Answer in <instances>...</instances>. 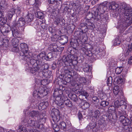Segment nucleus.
<instances>
[{
    "mask_svg": "<svg viewBox=\"0 0 132 132\" xmlns=\"http://www.w3.org/2000/svg\"><path fill=\"white\" fill-rule=\"evenodd\" d=\"M120 106L121 107L122 109H125L127 107L125 102L122 100H120Z\"/></svg>",
    "mask_w": 132,
    "mask_h": 132,
    "instance_id": "473e14b6",
    "label": "nucleus"
},
{
    "mask_svg": "<svg viewBox=\"0 0 132 132\" xmlns=\"http://www.w3.org/2000/svg\"><path fill=\"white\" fill-rule=\"evenodd\" d=\"M118 5L114 3H112L109 6V9L113 10H116L118 7Z\"/></svg>",
    "mask_w": 132,
    "mask_h": 132,
    "instance_id": "cd10ccee",
    "label": "nucleus"
},
{
    "mask_svg": "<svg viewBox=\"0 0 132 132\" xmlns=\"http://www.w3.org/2000/svg\"><path fill=\"white\" fill-rule=\"evenodd\" d=\"M70 86H73L77 88H76V89H74L73 90V91L75 92L76 91H77V90H78V87H77V86L78 87V84L76 83V81L73 80H72L70 82Z\"/></svg>",
    "mask_w": 132,
    "mask_h": 132,
    "instance_id": "aec40b11",
    "label": "nucleus"
},
{
    "mask_svg": "<svg viewBox=\"0 0 132 132\" xmlns=\"http://www.w3.org/2000/svg\"><path fill=\"white\" fill-rule=\"evenodd\" d=\"M19 41L16 38H14L12 41V43L13 46H18Z\"/></svg>",
    "mask_w": 132,
    "mask_h": 132,
    "instance_id": "f704fd0d",
    "label": "nucleus"
},
{
    "mask_svg": "<svg viewBox=\"0 0 132 132\" xmlns=\"http://www.w3.org/2000/svg\"><path fill=\"white\" fill-rule=\"evenodd\" d=\"M33 15L31 14H28L26 17V20L27 23L31 22L33 20Z\"/></svg>",
    "mask_w": 132,
    "mask_h": 132,
    "instance_id": "393cba45",
    "label": "nucleus"
},
{
    "mask_svg": "<svg viewBox=\"0 0 132 132\" xmlns=\"http://www.w3.org/2000/svg\"><path fill=\"white\" fill-rule=\"evenodd\" d=\"M40 71L42 72V73L44 76L47 78H52V74L51 72H50L49 73H48L47 71L45 72L46 70H47L49 68V66L48 64H42L41 65Z\"/></svg>",
    "mask_w": 132,
    "mask_h": 132,
    "instance_id": "423d86ee",
    "label": "nucleus"
},
{
    "mask_svg": "<svg viewBox=\"0 0 132 132\" xmlns=\"http://www.w3.org/2000/svg\"><path fill=\"white\" fill-rule=\"evenodd\" d=\"M90 106V104L89 103L87 102H86L84 103L82 105L81 107L82 108L85 110L86 109L88 108Z\"/></svg>",
    "mask_w": 132,
    "mask_h": 132,
    "instance_id": "37998d69",
    "label": "nucleus"
},
{
    "mask_svg": "<svg viewBox=\"0 0 132 132\" xmlns=\"http://www.w3.org/2000/svg\"><path fill=\"white\" fill-rule=\"evenodd\" d=\"M112 82V78L111 77H109L108 78L107 82L108 85L110 86L111 85V84Z\"/></svg>",
    "mask_w": 132,
    "mask_h": 132,
    "instance_id": "de8ad7c7",
    "label": "nucleus"
},
{
    "mask_svg": "<svg viewBox=\"0 0 132 132\" xmlns=\"http://www.w3.org/2000/svg\"><path fill=\"white\" fill-rule=\"evenodd\" d=\"M42 125L40 124L39 121H35V123L34 125V126L35 127L38 128H40V126Z\"/></svg>",
    "mask_w": 132,
    "mask_h": 132,
    "instance_id": "5fc2aeb1",
    "label": "nucleus"
},
{
    "mask_svg": "<svg viewBox=\"0 0 132 132\" xmlns=\"http://www.w3.org/2000/svg\"><path fill=\"white\" fill-rule=\"evenodd\" d=\"M13 8L15 13L19 14L21 12V9L19 7H17L15 9Z\"/></svg>",
    "mask_w": 132,
    "mask_h": 132,
    "instance_id": "864d4df0",
    "label": "nucleus"
},
{
    "mask_svg": "<svg viewBox=\"0 0 132 132\" xmlns=\"http://www.w3.org/2000/svg\"><path fill=\"white\" fill-rule=\"evenodd\" d=\"M79 27L80 29L81 30V31L76 32L75 34V35H77V37L78 38L82 39H83L85 41L86 39H84L85 38L84 36L86 32L87 31L86 23H81L79 25Z\"/></svg>",
    "mask_w": 132,
    "mask_h": 132,
    "instance_id": "f03ea898",
    "label": "nucleus"
},
{
    "mask_svg": "<svg viewBox=\"0 0 132 132\" xmlns=\"http://www.w3.org/2000/svg\"><path fill=\"white\" fill-rule=\"evenodd\" d=\"M123 113V114L125 115L121 116L119 118V120H120L123 125V127L125 130L128 129L129 127L131 126V122L130 120L126 118V112L125 111H122Z\"/></svg>",
    "mask_w": 132,
    "mask_h": 132,
    "instance_id": "7ed1b4c3",
    "label": "nucleus"
},
{
    "mask_svg": "<svg viewBox=\"0 0 132 132\" xmlns=\"http://www.w3.org/2000/svg\"><path fill=\"white\" fill-rule=\"evenodd\" d=\"M124 9L125 18L122 19V21L119 27L123 29H125L132 23V9L130 7L127 6L124 7Z\"/></svg>",
    "mask_w": 132,
    "mask_h": 132,
    "instance_id": "f257e3e1",
    "label": "nucleus"
},
{
    "mask_svg": "<svg viewBox=\"0 0 132 132\" xmlns=\"http://www.w3.org/2000/svg\"><path fill=\"white\" fill-rule=\"evenodd\" d=\"M64 20L61 17H57L55 21V23L57 25H62L64 23Z\"/></svg>",
    "mask_w": 132,
    "mask_h": 132,
    "instance_id": "4468645a",
    "label": "nucleus"
},
{
    "mask_svg": "<svg viewBox=\"0 0 132 132\" xmlns=\"http://www.w3.org/2000/svg\"><path fill=\"white\" fill-rule=\"evenodd\" d=\"M45 115V114L43 113H41L40 114H39V116H38V117H37L38 118V120H39L42 119L44 118V116Z\"/></svg>",
    "mask_w": 132,
    "mask_h": 132,
    "instance_id": "0e129e2a",
    "label": "nucleus"
},
{
    "mask_svg": "<svg viewBox=\"0 0 132 132\" xmlns=\"http://www.w3.org/2000/svg\"><path fill=\"white\" fill-rule=\"evenodd\" d=\"M96 125V123L95 121H93L90 122V123L87 126L86 129L88 130L89 132L91 131H92L94 129Z\"/></svg>",
    "mask_w": 132,
    "mask_h": 132,
    "instance_id": "dca6fc26",
    "label": "nucleus"
},
{
    "mask_svg": "<svg viewBox=\"0 0 132 132\" xmlns=\"http://www.w3.org/2000/svg\"><path fill=\"white\" fill-rule=\"evenodd\" d=\"M53 58L52 53L51 52L49 53L47 55H45V60H52Z\"/></svg>",
    "mask_w": 132,
    "mask_h": 132,
    "instance_id": "58836bf2",
    "label": "nucleus"
},
{
    "mask_svg": "<svg viewBox=\"0 0 132 132\" xmlns=\"http://www.w3.org/2000/svg\"><path fill=\"white\" fill-rule=\"evenodd\" d=\"M26 21L24 18H19L18 20L16 21L13 22L15 26H16L18 27H22L25 25L26 23Z\"/></svg>",
    "mask_w": 132,
    "mask_h": 132,
    "instance_id": "9d476101",
    "label": "nucleus"
},
{
    "mask_svg": "<svg viewBox=\"0 0 132 132\" xmlns=\"http://www.w3.org/2000/svg\"><path fill=\"white\" fill-rule=\"evenodd\" d=\"M65 82H64V84L66 85L67 83H70V82L71 81V78L69 77H66L65 79Z\"/></svg>",
    "mask_w": 132,
    "mask_h": 132,
    "instance_id": "bf43d9fd",
    "label": "nucleus"
},
{
    "mask_svg": "<svg viewBox=\"0 0 132 132\" xmlns=\"http://www.w3.org/2000/svg\"><path fill=\"white\" fill-rule=\"evenodd\" d=\"M41 0H35V2L34 4V7L37 9L41 4Z\"/></svg>",
    "mask_w": 132,
    "mask_h": 132,
    "instance_id": "2f4dec72",
    "label": "nucleus"
},
{
    "mask_svg": "<svg viewBox=\"0 0 132 132\" xmlns=\"http://www.w3.org/2000/svg\"><path fill=\"white\" fill-rule=\"evenodd\" d=\"M81 94L85 96H88V95L87 92L86 91H80Z\"/></svg>",
    "mask_w": 132,
    "mask_h": 132,
    "instance_id": "338daca9",
    "label": "nucleus"
},
{
    "mask_svg": "<svg viewBox=\"0 0 132 132\" xmlns=\"http://www.w3.org/2000/svg\"><path fill=\"white\" fill-rule=\"evenodd\" d=\"M45 52H43L40 53L38 55H37V57L38 59L43 60L45 59Z\"/></svg>",
    "mask_w": 132,
    "mask_h": 132,
    "instance_id": "c756f323",
    "label": "nucleus"
},
{
    "mask_svg": "<svg viewBox=\"0 0 132 132\" xmlns=\"http://www.w3.org/2000/svg\"><path fill=\"white\" fill-rule=\"evenodd\" d=\"M64 98V97H61L59 96L56 97L54 102L57 105L58 108H59L62 109L63 108Z\"/></svg>",
    "mask_w": 132,
    "mask_h": 132,
    "instance_id": "0eeeda50",
    "label": "nucleus"
},
{
    "mask_svg": "<svg viewBox=\"0 0 132 132\" xmlns=\"http://www.w3.org/2000/svg\"><path fill=\"white\" fill-rule=\"evenodd\" d=\"M31 59H30V60L29 62L31 65L34 66V64H36V60L34 59L33 57H31Z\"/></svg>",
    "mask_w": 132,
    "mask_h": 132,
    "instance_id": "3c124183",
    "label": "nucleus"
},
{
    "mask_svg": "<svg viewBox=\"0 0 132 132\" xmlns=\"http://www.w3.org/2000/svg\"><path fill=\"white\" fill-rule=\"evenodd\" d=\"M114 43L115 45H118L120 44L121 41L118 38H116L115 39Z\"/></svg>",
    "mask_w": 132,
    "mask_h": 132,
    "instance_id": "680f3d73",
    "label": "nucleus"
},
{
    "mask_svg": "<svg viewBox=\"0 0 132 132\" xmlns=\"http://www.w3.org/2000/svg\"><path fill=\"white\" fill-rule=\"evenodd\" d=\"M132 53L131 52H129V50L127 48V50L125 52V56H127L129 54H131Z\"/></svg>",
    "mask_w": 132,
    "mask_h": 132,
    "instance_id": "69168bd1",
    "label": "nucleus"
},
{
    "mask_svg": "<svg viewBox=\"0 0 132 132\" xmlns=\"http://www.w3.org/2000/svg\"><path fill=\"white\" fill-rule=\"evenodd\" d=\"M103 52V50L100 49L99 47H97L95 49L94 51V54L96 55H101L102 54V52Z\"/></svg>",
    "mask_w": 132,
    "mask_h": 132,
    "instance_id": "a878e982",
    "label": "nucleus"
},
{
    "mask_svg": "<svg viewBox=\"0 0 132 132\" xmlns=\"http://www.w3.org/2000/svg\"><path fill=\"white\" fill-rule=\"evenodd\" d=\"M36 64L37 65V66H39L40 65L41 67V65H42V61L41 59H38V60H36Z\"/></svg>",
    "mask_w": 132,
    "mask_h": 132,
    "instance_id": "6e6d98bb",
    "label": "nucleus"
},
{
    "mask_svg": "<svg viewBox=\"0 0 132 132\" xmlns=\"http://www.w3.org/2000/svg\"><path fill=\"white\" fill-rule=\"evenodd\" d=\"M40 68V67L39 66L34 67L33 65H32L31 67L30 66L27 68L26 70L30 73H34L38 72Z\"/></svg>",
    "mask_w": 132,
    "mask_h": 132,
    "instance_id": "f8f14e48",
    "label": "nucleus"
},
{
    "mask_svg": "<svg viewBox=\"0 0 132 132\" xmlns=\"http://www.w3.org/2000/svg\"><path fill=\"white\" fill-rule=\"evenodd\" d=\"M13 47L12 48V51L14 52H18L19 49L18 46H13Z\"/></svg>",
    "mask_w": 132,
    "mask_h": 132,
    "instance_id": "13d9d810",
    "label": "nucleus"
},
{
    "mask_svg": "<svg viewBox=\"0 0 132 132\" xmlns=\"http://www.w3.org/2000/svg\"><path fill=\"white\" fill-rule=\"evenodd\" d=\"M14 14V8H12L10 9L8 12V16L9 17V19L11 20Z\"/></svg>",
    "mask_w": 132,
    "mask_h": 132,
    "instance_id": "b1692460",
    "label": "nucleus"
},
{
    "mask_svg": "<svg viewBox=\"0 0 132 132\" xmlns=\"http://www.w3.org/2000/svg\"><path fill=\"white\" fill-rule=\"evenodd\" d=\"M54 122V123H52V127L53 128V129L55 131L57 132L59 130V126H57L56 123Z\"/></svg>",
    "mask_w": 132,
    "mask_h": 132,
    "instance_id": "c9c22d12",
    "label": "nucleus"
},
{
    "mask_svg": "<svg viewBox=\"0 0 132 132\" xmlns=\"http://www.w3.org/2000/svg\"><path fill=\"white\" fill-rule=\"evenodd\" d=\"M67 106L71 107L72 106V103L69 99L67 98H64V103Z\"/></svg>",
    "mask_w": 132,
    "mask_h": 132,
    "instance_id": "412c9836",
    "label": "nucleus"
},
{
    "mask_svg": "<svg viewBox=\"0 0 132 132\" xmlns=\"http://www.w3.org/2000/svg\"><path fill=\"white\" fill-rule=\"evenodd\" d=\"M123 68L122 67H117L115 70V72L117 74H120L123 70Z\"/></svg>",
    "mask_w": 132,
    "mask_h": 132,
    "instance_id": "49530a36",
    "label": "nucleus"
},
{
    "mask_svg": "<svg viewBox=\"0 0 132 132\" xmlns=\"http://www.w3.org/2000/svg\"><path fill=\"white\" fill-rule=\"evenodd\" d=\"M92 102L94 104H97L99 102V100L97 97L96 96H93L92 97Z\"/></svg>",
    "mask_w": 132,
    "mask_h": 132,
    "instance_id": "79ce46f5",
    "label": "nucleus"
},
{
    "mask_svg": "<svg viewBox=\"0 0 132 132\" xmlns=\"http://www.w3.org/2000/svg\"><path fill=\"white\" fill-rule=\"evenodd\" d=\"M59 126L60 128L63 129H66V125L64 122L62 121L59 123Z\"/></svg>",
    "mask_w": 132,
    "mask_h": 132,
    "instance_id": "e433bc0d",
    "label": "nucleus"
},
{
    "mask_svg": "<svg viewBox=\"0 0 132 132\" xmlns=\"http://www.w3.org/2000/svg\"><path fill=\"white\" fill-rule=\"evenodd\" d=\"M35 121L33 120L29 119L28 120V125L27 126H29L31 127H34Z\"/></svg>",
    "mask_w": 132,
    "mask_h": 132,
    "instance_id": "a19ab883",
    "label": "nucleus"
},
{
    "mask_svg": "<svg viewBox=\"0 0 132 132\" xmlns=\"http://www.w3.org/2000/svg\"><path fill=\"white\" fill-rule=\"evenodd\" d=\"M86 26L87 29V31L88 29H93L94 27V24L91 22H88L87 23H86Z\"/></svg>",
    "mask_w": 132,
    "mask_h": 132,
    "instance_id": "7c9ffc66",
    "label": "nucleus"
},
{
    "mask_svg": "<svg viewBox=\"0 0 132 132\" xmlns=\"http://www.w3.org/2000/svg\"><path fill=\"white\" fill-rule=\"evenodd\" d=\"M37 90L38 91L37 95H38L39 93L40 94H41L45 92L44 88L42 86L39 87V88H38Z\"/></svg>",
    "mask_w": 132,
    "mask_h": 132,
    "instance_id": "c03bdc74",
    "label": "nucleus"
},
{
    "mask_svg": "<svg viewBox=\"0 0 132 132\" xmlns=\"http://www.w3.org/2000/svg\"><path fill=\"white\" fill-rule=\"evenodd\" d=\"M77 59V57L75 55L69 54L66 56L65 55L63 56L62 60L65 65L68 66H71L73 65V61L76 60Z\"/></svg>",
    "mask_w": 132,
    "mask_h": 132,
    "instance_id": "20e7f679",
    "label": "nucleus"
},
{
    "mask_svg": "<svg viewBox=\"0 0 132 132\" xmlns=\"http://www.w3.org/2000/svg\"><path fill=\"white\" fill-rule=\"evenodd\" d=\"M99 10L98 8H97L95 11H92V13H89L87 16V17L89 16L90 15H92L91 17H90V19L91 18H94V19L96 20H100V16L98 15L99 14Z\"/></svg>",
    "mask_w": 132,
    "mask_h": 132,
    "instance_id": "6e6552de",
    "label": "nucleus"
},
{
    "mask_svg": "<svg viewBox=\"0 0 132 132\" xmlns=\"http://www.w3.org/2000/svg\"><path fill=\"white\" fill-rule=\"evenodd\" d=\"M37 17L40 19H42L44 18L43 14L40 12H38L37 13Z\"/></svg>",
    "mask_w": 132,
    "mask_h": 132,
    "instance_id": "4d7b16f0",
    "label": "nucleus"
},
{
    "mask_svg": "<svg viewBox=\"0 0 132 132\" xmlns=\"http://www.w3.org/2000/svg\"><path fill=\"white\" fill-rule=\"evenodd\" d=\"M113 91L114 93L116 95H117L118 94H119L120 93V91L119 89V87L118 86H116L114 87L113 90Z\"/></svg>",
    "mask_w": 132,
    "mask_h": 132,
    "instance_id": "c85d7f7f",
    "label": "nucleus"
},
{
    "mask_svg": "<svg viewBox=\"0 0 132 132\" xmlns=\"http://www.w3.org/2000/svg\"><path fill=\"white\" fill-rule=\"evenodd\" d=\"M27 120L28 119L27 118V117H25L23 118V120L22 121V124L25 126V127L27 126L28 125V121Z\"/></svg>",
    "mask_w": 132,
    "mask_h": 132,
    "instance_id": "ea45409f",
    "label": "nucleus"
},
{
    "mask_svg": "<svg viewBox=\"0 0 132 132\" xmlns=\"http://www.w3.org/2000/svg\"><path fill=\"white\" fill-rule=\"evenodd\" d=\"M11 30L12 35L13 37H16L18 38L20 37L19 35V32L16 29V28L15 27H13L11 29Z\"/></svg>",
    "mask_w": 132,
    "mask_h": 132,
    "instance_id": "6ab92c4d",
    "label": "nucleus"
},
{
    "mask_svg": "<svg viewBox=\"0 0 132 132\" xmlns=\"http://www.w3.org/2000/svg\"><path fill=\"white\" fill-rule=\"evenodd\" d=\"M31 56L30 54V53L28 52L23 53H20V57L23 60L27 62H29L31 59Z\"/></svg>",
    "mask_w": 132,
    "mask_h": 132,
    "instance_id": "1a4fd4ad",
    "label": "nucleus"
},
{
    "mask_svg": "<svg viewBox=\"0 0 132 132\" xmlns=\"http://www.w3.org/2000/svg\"><path fill=\"white\" fill-rule=\"evenodd\" d=\"M39 114V112L37 111L33 110L30 112L29 115L30 116L38 117Z\"/></svg>",
    "mask_w": 132,
    "mask_h": 132,
    "instance_id": "5701e85b",
    "label": "nucleus"
},
{
    "mask_svg": "<svg viewBox=\"0 0 132 132\" xmlns=\"http://www.w3.org/2000/svg\"><path fill=\"white\" fill-rule=\"evenodd\" d=\"M127 48L129 50V52H131L132 53V43L131 44L128 45Z\"/></svg>",
    "mask_w": 132,
    "mask_h": 132,
    "instance_id": "e2e57ef3",
    "label": "nucleus"
},
{
    "mask_svg": "<svg viewBox=\"0 0 132 132\" xmlns=\"http://www.w3.org/2000/svg\"><path fill=\"white\" fill-rule=\"evenodd\" d=\"M48 49L52 52H60L58 50V47L55 44H53L50 45L49 46Z\"/></svg>",
    "mask_w": 132,
    "mask_h": 132,
    "instance_id": "2eb2a0df",
    "label": "nucleus"
},
{
    "mask_svg": "<svg viewBox=\"0 0 132 132\" xmlns=\"http://www.w3.org/2000/svg\"><path fill=\"white\" fill-rule=\"evenodd\" d=\"M76 80L79 82V83L82 84H86V78L80 76L78 77L76 79Z\"/></svg>",
    "mask_w": 132,
    "mask_h": 132,
    "instance_id": "4be33fe9",
    "label": "nucleus"
},
{
    "mask_svg": "<svg viewBox=\"0 0 132 132\" xmlns=\"http://www.w3.org/2000/svg\"><path fill=\"white\" fill-rule=\"evenodd\" d=\"M89 65L88 64H86L83 68V70L85 72H87L89 71Z\"/></svg>",
    "mask_w": 132,
    "mask_h": 132,
    "instance_id": "603ef678",
    "label": "nucleus"
},
{
    "mask_svg": "<svg viewBox=\"0 0 132 132\" xmlns=\"http://www.w3.org/2000/svg\"><path fill=\"white\" fill-rule=\"evenodd\" d=\"M11 27L9 26L4 27L2 29V32L4 35H8V34L11 31Z\"/></svg>",
    "mask_w": 132,
    "mask_h": 132,
    "instance_id": "a211bd4d",
    "label": "nucleus"
},
{
    "mask_svg": "<svg viewBox=\"0 0 132 132\" xmlns=\"http://www.w3.org/2000/svg\"><path fill=\"white\" fill-rule=\"evenodd\" d=\"M69 96L71 100L75 102H77L78 100L77 97L75 94H70L69 95Z\"/></svg>",
    "mask_w": 132,
    "mask_h": 132,
    "instance_id": "bb28decb",
    "label": "nucleus"
},
{
    "mask_svg": "<svg viewBox=\"0 0 132 132\" xmlns=\"http://www.w3.org/2000/svg\"><path fill=\"white\" fill-rule=\"evenodd\" d=\"M100 115V111L98 110H96L95 112L92 113L91 114V117L92 118V120H97L99 118Z\"/></svg>",
    "mask_w": 132,
    "mask_h": 132,
    "instance_id": "9b49d317",
    "label": "nucleus"
},
{
    "mask_svg": "<svg viewBox=\"0 0 132 132\" xmlns=\"http://www.w3.org/2000/svg\"><path fill=\"white\" fill-rule=\"evenodd\" d=\"M56 1V0H48L49 3L57 6V2Z\"/></svg>",
    "mask_w": 132,
    "mask_h": 132,
    "instance_id": "052dcab7",
    "label": "nucleus"
},
{
    "mask_svg": "<svg viewBox=\"0 0 132 132\" xmlns=\"http://www.w3.org/2000/svg\"><path fill=\"white\" fill-rule=\"evenodd\" d=\"M119 98H118V100H117L116 101L114 102V106L116 108H119L120 106V102L119 100V98H120V96L118 97Z\"/></svg>",
    "mask_w": 132,
    "mask_h": 132,
    "instance_id": "a18cd8bd",
    "label": "nucleus"
},
{
    "mask_svg": "<svg viewBox=\"0 0 132 132\" xmlns=\"http://www.w3.org/2000/svg\"><path fill=\"white\" fill-rule=\"evenodd\" d=\"M68 38L66 36H61L60 37L59 42L61 45H64L68 42Z\"/></svg>",
    "mask_w": 132,
    "mask_h": 132,
    "instance_id": "f3484780",
    "label": "nucleus"
},
{
    "mask_svg": "<svg viewBox=\"0 0 132 132\" xmlns=\"http://www.w3.org/2000/svg\"><path fill=\"white\" fill-rule=\"evenodd\" d=\"M18 129L20 132H28L26 130V127H24L22 125H20L19 126Z\"/></svg>",
    "mask_w": 132,
    "mask_h": 132,
    "instance_id": "72a5a7b5",
    "label": "nucleus"
},
{
    "mask_svg": "<svg viewBox=\"0 0 132 132\" xmlns=\"http://www.w3.org/2000/svg\"><path fill=\"white\" fill-rule=\"evenodd\" d=\"M78 117L79 120H80L82 119L83 118L82 115L80 112H78Z\"/></svg>",
    "mask_w": 132,
    "mask_h": 132,
    "instance_id": "774afa93",
    "label": "nucleus"
},
{
    "mask_svg": "<svg viewBox=\"0 0 132 132\" xmlns=\"http://www.w3.org/2000/svg\"><path fill=\"white\" fill-rule=\"evenodd\" d=\"M115 107L113 106H111L109 107L108 108V111L111 113H114L116 114L115 113Z\"/></svg>",
    "mask_w": 132,
    "mask_h": 132,
    "instance_id": "4c0bfd02",
    "label": "nucleus"
},
{
    "mask_svg": "<svg viewBox=\"0 0 132 132\" xmlns=\"http://www.w3.org/2000/svg\"><path fill=\"white\" fill-rule=\"evenodd\" d=\"M21 53L28 52V45L25 43H21L20 44Z\"/></svg>",
    "mask_w": 132,
    "mask_h": 132,
    "instance_id": "ddd939ff",
    "label": "nucleus"
},
{
    "mask_svg": "<svg viewBox=\"0 0 132 132\" xmlns=\"http://www.w3.org/2000/svg\"><path fill=\"white\" fill-rule=\"evenodd\" d=\"M109 104V102L105 101H103L101 102L100 103V105L103 107H105Z\"/></svg>",
    "mask_w": 132,
    "mask_h": 132,
    "instance_id": "09e8293b",
    "label": "nucleus"
},
{
    "mask_svg": "<svg viewBox=\"0 0 132 132\" xmlns=\"http://www.w3.org/2000/svg\"><path fill=\"white\" fill-rule=\"evenodd\" d=\"M51 119L54 122H57L60 120V116L59 111L57 109H53L51 113Z\"/></svg>",
    "mask_w": 132,
    "mask_h": 132,
    "instance_id": "39448f33",
    "label": "nucleus"
},
{
    "mask_svg": "<svg viewBox=\"0 0 132 132\" xmlns=\"http://www.w3.org/2000/svg\"><path fill=\"white\" fill-rule=\"evenodd\" d=\"M0 4L2 7H4L6 6L8 4L6 1L5 0H3L1 1Z\"/></svg>",
    "mask_w": 132,
    "mask_h": 132,
    "instance_id": "8fccbe9b",
    "label": "nucleus"
}]
</instances>
